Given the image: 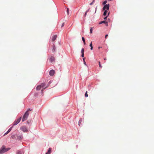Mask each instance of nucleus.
Wrapping results in <instances>:
<instances>
[{"instance_id":"7","label":"nucleus","mask_w":154,"mask_h":154,"mask_svg":"<svg viewBox=\"0 0 154 154\" xmlns=\"http://www.w3.org/2000/svg\"><path fill=\"white\" fill-rule=\"evenodd\" d=\"M57 37V35H54L53 36H52L51 38V41L52 42L54 41L56 39Z\"/></svg>"},{"instance_id":"35","label":"nucleus","mask_w":154,"mask_h":154,"mask_svg":"<svg viewBox=\"0 0 154 154\" xmlns=\"http://www.w3.org/2000/svg\"><path fill=\"white\" fill-rule=\"evenodd\" d=\"M102 48V47H98V49H100V48Z\"/></svg>"},{"instance_id":"1","label":"nucleus","mask_w":154,"mask_h":154,"mask_svg":"<svg viewBox=\"0 0 154 154\" xmlns=\"http://www.w3.org/2000/svg\"><path fill=\"white\" fill-rule=\"evenodd\" d=\"M10 148H6L4 146H3L0 150V154H2L10 150Z\"/></svg>"},{"instance_id":"4","label":"nucleus","mask_w":154,"mask_h":154,"mask_svg":"<svg viewBox=\"0 0 154 154\" xmlns=\"http://www.w3.org/2000/svg\"><path fill=\"white\" fill-rule=\"evenodd\" d=\"M20 129L23 132H26L28 131L26 127L25 126L21 127Z\"/></svg>"},{"instance_id":"22","label":"nucleus","mask_w":154,"mask_h":154,"mask_svg":"<svg viewBox=\"0 0 154 154\" xmlns=\"http://www.w3.org/2000/svg\"><path fill=\"white\" fill-rule=\"evenodd\" d=\"M85 97H88V94H87V91H86L85 94Z\"/></svg>"},{"instance_id":"16","label":"nucleus","mask_w":154,"mask_h":154,"mask_svg":"<svg viewBox=\"0 0 154 154\" xmlns=\"http://www.w3.org/2000/svg\"><path fill=\"white\" fill-rule=\"evenodd\" d=\"M55 48H55V46L53 45V49H52V51H53V52H54L55 50Z\"/></svg>"},{"instance_id":"2","label":"nucleus","mask_w":154,"mask_h":154,"mask_svg":"<svg viewBox=\"0 0 154 154\" xmlns=\"http://www.w3.org/2000/svg\"><path fill=\"white\" fill-rule=\"evenodd\" d=\"M29 114V112H28V111H26V112L24 114V115L22 119V122H23L25 120H26Z\"/></svg>"},{"instance_id":"3","label":"nucleus","mask_w":154,"mask_h":154,"mask_svg":"<svg viewBox=\"0 0 154 154\" xmlns=\"http://www.w3.org/2000/svg\"><path fill=\"white\" fill-rule=\"evenodd\" d=\"M21 119V117H20L17 120H15L13 123V125H15L17 124L20 122Z\"/></svg>"},{"instance_id":"40","label":"nucleus","mask_w":154,"mask_h":154,"mask_svg":"<svg viewBox=\"0 0 154 154\" xmlns=\"http://www.w3.org/2000/svg\"><path fill=\"white\" fill-rule=\"evenodd\" d=\"M80 122V120H79V123Z\"/></svg>"},{"instance_id":"20","label":"nucleus","mask_w":154,"mask_h":154,"mask_svg":"<svg viewBox=\"0 0 154 154\" xmlns=\"http://www.w3.org/2000/svg\"><path fill=\"white\" fill-rule=\"evenodd\" d=\"M95 2V0H93L92 2L90 4V5H92L93 4V3Z\"/></svg>"},{"instance_id":"28","label":"nucleus","mask_w":154,"mask_h":154,"mask_svg":"<svg viewBox=\"0 0 154 154\" xmlns=\"http://www.w3.org/2000/svg\"><path fill=\"white\" fill-rule=\"evenodd\" d=\"M81 56L82 57H84V53L82 54Z\"/></svg>"},{"instance_id":"5","label":"nucleus","mask_w":154,"mask_h":154,"mask_svg":"<svg viewBox=\"0 0 154 154\" xmlns=\"http://www.w3.org/2000/svg\"><path fill=\"white\" fill-rule=\"evenodd\" d=\"M109 4L105 5H104L103 7V10H105L106 9V10H109Z\"/></svg>"},{"instance_id":"23","label":"nucleus","mask_w":154,"mask_h":154,"mask_svg":"<svg viewBox=\"0 0 154 154\" xmlns=\"http://www.w3.org/2000/svg\"><path fill=\"white\" fill-rule=\"evenodd\" d=\"M107 2V1L106 0V1H105L103 2V5H105L106 4Z\"/></svg>"},{"instance_id":"24","label":"nucleus","mask_w":154,"mask_h":154,"mask_svg":"<svg viewBox=\"0 0 154 154\" xmlns=\"http://www.w3.org/2000/svg\"><path fill=\"white\" fill-rule=\"evenodd\" d=\"M12 128V127H11L10 128L8 129V131L9 133V132H10L11 131V128Z\"/></svg>"},{"instance_id":"36","label":"nucleus","mask_w":154,"mask_h":154,"mask_svg":"<svg viewBox=\"0 0 154 154\" xmlns=\"http://www.w3.org/2000/svg\"><path fill=\"white\" fill-rule=\"evenodd\" d=\"M104 60H106V58H104Z\"/></svg>"},{"instance_id":"32","label":"nucleus","mask_w":154,"mask_h":154,"mask_svg":"<svg viewBox=\"0 0 154 154\" xmlns=\"http://www.w3.org/2000/svg\"><path fill=\"white\" fill-rule=\"evenodd\" d=\"M107 16H106V17H104V20H106V19H107Z\"/></svg>"},{"instance_id":"18","label":"nucleus","mask_w":154,"mask_h":154,"mask_svg":"<svg viewBox=\"0 0 154 154\" xmlns=\"http://www.w3.org/2000/svg\"><path fill=\"white\" fill-rule=\"evenodd\" d=\"M93 28L91 27L90 29V33L91 34L92 33Z\"/></svg>"},{"instance_id":"37","label":"nucleus","mask_w":154,"mask_h":154,"mask_svg":"<svg viewBox=\"0 0 154 154\" xmlns=\"http://www.w3.org/2000/svg\"><path fill=\"white\" fill-rule=\"evenodd\" d=\"M96 9H97V8H96L95 12L96 11Z\"/></svg>"},{"instance_id":"8","label":"nucleus","mask_w":154,"mask_h":154,"mask_svg":"<svg viewBox=\"0 0 154 154\" xmlns=\"http://www.w3.org/2000/svg\"><path fill=\"white\" fill-rule=\"evenodd\" d=\"M102 23H105L106 24V26H108V23L107 22L104 20V21H101V22H100L99 23V24H101Z\"/></svg>"},{"instance_id":"33","label":"nucleus","mask_w":154,"mask_h":154,"mask_svg":"<svg viewBox=\"0 0 154 154\" xmlns=\"http://www.w3.org/2000/svg\"><path fill=\"white\" fill-rule=\"evenodd\" d=\"M89 10H87L86 11V12L87 13L88 11H89Z\"/></svg>"},{"instance_id":"25","label":"nucleus","mask_w":154,"mask_h":154,"mask_svg":"<svg viewBox=\"0 0 154 154\" xmlns=\"http://www.w3.org/2000/svg\"><path fill=\"white\" fill-rule=\"evenodd\" d=\"M85 57L84 58H83V62H84V64L85 65H86V62L85 60Z\"/></svg>"},{"instance_id":"15","label":"nucleus","mask_w":154,"mask_h":154,"mask_svg":"<svg viewBox=\"0 0 154 154\" xmlns=\"http://www.w3.org/2000/svg\"><path fill=\"white\" fill-rule=\"evenodd\" d=\"M90 46L91 47V50H92L93 46H92V42L90 43Z\"/></svg>"},{"instance_id":"34","label":"nucleus","mask_w":154,"mask_h":154,"mask_svg":"<svg viewBox=\"0 0 154 154\" xmlns=\"http://www.w3.org/2000/svg\"><path fill=\"white\" fill-rule=\"evenodd\" d=\"M87 12H85V16H86V14H87Z\"/></svg>"},{"instance_id":"26","label":"nucleus","mask_w":154,"mask_h":154,"mask_svg":"<svg viewBox=\"0 0 154 154\" xmlns=\"http://www.w3.org/2000/svg\"><path fill=\"white\" fill-rule=\"evenodd\" d=\"M9 133V132L7 131L6 133H5L4 135V136H5L7 134Z\"/></svg>"},{"instance_id":"13","label":"nucleus","mask_w":154,"mask_h":154,"mask_svg":"<svg viewBox=\"0 0 154 154\" xmlns=\"http://www.w3.org/2000/svg\"><path fill=\"white\" fill-rule=\"evenodd\" d=\"M40 86H41V88H43L45 86V83H42L40 85Z\"/></svg>"},{"instance_id":"19","label":"nucleus","mask_w":154,"mask_h":154,"mask_svg":"<svg viewBox=\"0 0 154 154\" xmlns=\"http://www.w3.org/2000/svg\"><path fill=\"white\" fill-rule=\"evenodd\" d=\"M84 49L83 48H82V50H81V53L82 54V53H84Z\"/></svg>"},{"instance_id":"11","label":"nucleus","mask_w":154,"mask_h":154,"mask_svg":"<svg viewBox=\"0 0 154 154\" xmlns=\"http://www.w3.org/2000/svg\"><path fill=\"white\" fill-rule=\"evenodd\" d=\"M41 88V86H40V85H38L36 87V90H40Z\"/></svg>"},{"instance_id":"21","label":"nucleus","mask_w":154,"mask_h":154,"mask_svg":"<svg viewBox=\"0 0 154 154\" xmlns=\"http://www.w3.org/2000/svg\"><path fill=\"white\" fill-rule=\"evenodd\" d=\"M98 63H99V66L100 67V68H102V66L100 64V61H99L98 62Z\"/></svg>"},{"instance_id":"12","label":"nucleus","mask_w":154,"mask_h":154,"mask_svg":"<svg viewBox=\"0 0 154 154\" xmlns=\"http://www.w3.org/2000/svg\"><path fill=\"white\" fill-rule=\"evenodd\" d=\"M107 12V10H105L104 12V13H103V15L104 16H105L106 15Z\"/></svg>"},{"instance_id":"38","label":"nucleus","mask_w":154,"mask_h":154,"mask_svg":"<svg viewBox=\"0 0 154 154\" xmlns=\"http://www.w3.org/2000/svg\"><path fill=\"white\" fill-rule=\"evenodd\" d=\"M47 87H45L44 89H45V88H46Z\"/></svg>"},{"instance_id":"6","label":"nucleus","mask_w":154,"mask_h":154,"mask_svg":"<svg viewBox=\"0 0 154 154\" xmlns=\"http://www.w3.org/2000/svg\"><path fill=\"white\" fill-rule=\"evenodd\" d=\"M55 73V71L54 70L52 69L49 72V74L51 76H52L54 75Z\"/></svg>"},{"instance_id":"29","label":"nucleus","mask_w":154,"mask_h":154,"mask_svg":"<svg viewBox=\"0 0 154 154\" xmlns=\"http://www.w3.org/2000/svg\"><path fill=\"white\" fill-rule=\"evenodd\" d=\"M31 111V109H29L26 111H28V112H29V111Z\"/></svg>"},{"instance_id":"17","label":"nucleus","mask_w":154,"mask_h":154,"mask_svg":"<svg viewBox=\"0 0 154 154\" xmlns=\"http://www.w3.org/2000/svg\"><path fill=\"white\" fill-rule=\"evenodd\" d=\"M16 154H21V152L20 151L18 150L16 152Z\"/></svg>"},{"instance_id":"10","label":"nucleus","mask_w":154,"mask_h":154,"mask_svg":"<svg viewBox=\"0 0 154 154\" xmlns=\"http://www.w3.org/2000/svg\"><path fill=\"white\" fill-rule=\"evenodd\" d=\"M51 148H49L48 152L46 153V154H50L51 152Z\"/></svg>"},{"instance_id":"14","label":"nucleus","mask_w":154,"mask_h":154,"mask_svg":"<svg viewBox=\"0 0 154 154\" xmlns=\"http://www.w3.org/2000/svg\"><path fill=\"white\" fill-rule=\"evenodd\" d=\"M82 39L83 42V43H84V44L85 45V40L84 37H82Z\"/></svg>"},{"instance_id":"31","label":"nucleus","mask_w":154,"mask_h":154,"mask_svg":"<svg viewBox=\"0 0 154 154\" xmlns=\"http://www.w3.org/2000/svg\"><path fill=\"white\" fill-rule=\"evenodd\" d=\"M69 8H67V12L68 13V14H69Z\"/></svg>"},{"instance_id":"39","label":"nucleus","mask_w":154,"mask_h":154,"mask_svg":"<svg viewBox=\"0 0 154 154\" xmlns=\"http://www.w3.org/2000/svg\"><path fill=\"white\" fill-rule=\"evenodd\" d=\"M109 13L108 14V15H109Z\"/></svg>"},{"instance_id":"9","label":"nucleus","mask_w":154,"mask_h":154,"mask_svg":"<svg viewBox=\"0 0 154 154\" xmlns=\"http://www.w3.org/2000/svg\"><path fill=\"white\" fill-rule=\"evenodd\" d=\"M55 58L53 57H51L49 59V61L50 62H53L54 61Z\"/></svg>"},{"instance_id":"27","label":"nucleus","mask_w":154,"mask_h":154,"mask_svg":"<svg viewBox=\"0 0 154 154\" xmlns=\"http://www.w3.org/2000/svg\"><path fill=\"white\" fill-rule=\"evenodd\" d=\"M64 23H63L62 24L61 27H63L64 26Z\"/></svg>"},{"instance_id":"30","label":"nucleus","mask_w":154,"mask_h":154,"mask_svg":"<svg viewBox=\"0 0 154 154\" xmlns=\"http://www.w3.org/2000/svg\"><path fill=\"white\" fill-rule=\"evenodd\" d=\"M108 36V35L107 34L105 36V38H106Z\"/></svg>"}]
</instances>
